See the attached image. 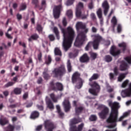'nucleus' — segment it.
<instances>
[{
    "mask_svg": "<svg viewBox=\"0 0 131 131\" xmlns=\"http://www.w3.org/2000/svg\"><path fill=\"white\" fill-rule=\"evenodd\" d=\"M51 63H52V57L51 56L49 55L48 57V60L45 61V64H47V65H50Z\"/></svg>",
    "mask_w": 131,
    "mask_h": 131,
    "instance_id": "09e8293b",
    "label": "nucleus"
},
{
    "mask_svg": "<svg viewBox=\"0 0 131 131\" xmlns=\"http://www.w3.org/2000/svg\"><path fill=\"white\" fill-rule=\"evenodd\" d=\"M78 55V53L77 52H76L75 53L71 52L69 54L70 58H76V57H77Z\"/></svg>",
    "mask_w": 131,
    "mask_h": 131,
    "instance_id": "a18cd8bd",
    "label": "nucleus"
},
{
    "mask_svg": "<svg viewBox=\"0 0 131 131\" xmlns=\"http://www.w3.org/2000/svg\"><path fill=\"white\" fill-rule=\"evenodd\" d=\"M13 92L15 95H21V93H22V89L19 88H15Z\"/></svg>",
    "mask_w": 131,
    "mask_h": 131,
    "instance_id": "72a5a7b5",
    "label": "nucleus"
},
{
    "mask_svg": "<svg viewBox=\"0 0 131 131\" xmlns=\"http://www.w3.org/2000/svg\"><path fill=\"white\" fill-rule=\"evenodd\" d=\"M32 15L34 17L31 19V21L32 24H35V18H34V17H35V14H34V12H32Z\"/></svg>",
    "mask_w": 131,
    "mask_h": 131,
    "instance_id": "6e6d98bb",
    "label": "nucleus"
},
{
    "mask_svg": "<svg viewBox=\"0 0 131 131\" xmlns=\"http://www.w3.org/2000/svg\"><path fill=\"white\" fill-rule=\"evenodd\" d=\"M39 37V36H38V35H37V34H34L28 38V41H32V39L33 40H37V39H38Z\"/></svg>",
    "mask_w": 131,
    "mask_h": 131,
    "instance_id": "cd10ccee",
    "label": "nucleus"
},
{
    "mask_svg": "<svg viewBox=\"0 0 131 131\" xmlns=\"http://www.w3.org/2000/svg\"><path fill=\"white\" fill-rule=\"evenodd\" d=\"M55 85L56 86V92H57V91L62 92V91L64 90V88L63 87V84L60 82H56L55 83Z\"/></svg>",
    "mask_w": 131,
    "mask_h": 131,
    "instance_id": "393cba45",
    "label": "nucleus"
},
{
    "mask_svg": "<svg viewBox=\"0 0 131 131\" xmlns=\"http://www.w3.org/2000/svg\"><path fill=\"white\" fill-rule=\"evenodd\" d=\"M92 37L93 38V41H90L88 43L86 47H85V51H89L90 49L92 48L93 45V49L94 50H98L101 41L103 40V37L99 34H96L92 35Z\"/></svg>",
    "mask_w": 131,
    "mask_h": 131,
    "instance_id": "20e7f679",
    "label": "nucleus"
},
{
    "mask_svg": "<svg viewBox=\"0 0 131 131\" xmlns=\"http://www.w3.org/2000/svg\"><path fill=\"white\" fill-rule=\"evenodd\" d=\"M124 59L128 64H131V56L125 57Z\"/></svg>",
    "mask_w": 131,
    "mask_h": 131,
    "instance_id": "4d7b16f0",
    "label": "nucleus"
},
{
    "mask_svg": "<svg viewBox=\"0 0 131 131\" xmlns=\"http://www.w3.org/2000/svg\"><path fill=\"white\" fill-rule=\"evenodd\" d=\"M26 8H27L26 4H22L20 6L19 10L20 11H24V10H26Z\"/></svg>",
    "mask_w": 131,
    "mask_h": 131,
    "instance_id": "5fc2aeb1",
    "label": "nucleus"
},
{
    "mask_svg": "<svg viewBox=\"0 0 131 131\" xmlns=\"http://www.w3.org/2000/svg\"><path fill=\"white\" fill-rule=\"evenodd\" d=\"M59 116L60 118H63V116H64V113L62 112V111H60L58 112Z\"/></svg>",
    "mask_w": 131,
    "mask_h": 131,
    "instance_id": "0e129e2a",
    "label": "nucleus"
},
{
    "mask_svg": "<svg viewBox=\"0 0 131 131\" xmlns=\"http://www.w3.org/2000/svg\"><path fill=\"white\" fill-rule=\"evenodd\" d=\"M116 49V47L115 46H113L111 48L110 54L112 56H113V57H116V56H118L121 53L120 50H117Z\"/></svg>",
    "mask_w": 131,
    "mask_h": 131,
    "instance_id": "2eb2a0df",
    "label": "nucleus"
},
{
    "mask_svg": "<svg viewBox=\"0 0 131 131\" xmlns=\"http://www.w3.org/2000/svg\"><path fill=\"white\" fill-rule=\"evenodd\" d=\"M74 3V0H68L66 3L67 6H71Z\"/></svg>",
    "mask_w": 131,
    "mask_h": 131,
    "instance_id": "864d4df0",
    "label": "nucleus"
},
{
    "mask_svg": "<svg viewBox=\"0 0 131 131\" xmlns=\"http://www.w3.org/2000/svg\"><path fill=\"white\" fill-rule=\"evenodd\" d=\"M15 130V125L9 124L7 127L6 131H14Z\"/></svg>",
    "mask_w": 131,
    "mask_h": 131,
    "instance_id": "f704fd0d",
    "label": "nucleus"
},
{
    "mask_svg": "<svg viewBox=\"0 0 131 131\" xmlns=\"http://www.w3.org/2000/svg\"><path fill=\"white\" fill-rule=\"evenodd\" d=\"M32 3L35 5V8H38L39 7V2L38 0H32Z\"/></svg>",
    "mask_w": 131,
    "mask_h": 131,
    "instance_id": "79ce46f5",
    "label": "nucleus"
},
{
    "mask_svg": "<svg viewBox=\"0 0 131 131\" xmlns=\"http://www.w3.org/2000/svg\"><path fill=\"white\" fill-rule=\"evenodd\" d=\"M114 73H110L109 74L110 79L111 80H115L116 79V78H115V76H117V75L119 74V70L118 69V68H117V67H115L114 68Z\"/></svg>",
    "mask_w": 131,
    "mask_h": 131,
    "instance_id": "ddd939ff",
    "label": "nucleus"
},
{
    "mask_svg": "<svg viewBox=\"0 0 131 131\" xmlns=\"http://www.w3.org/2000/svg\"><path fill=\"white\" fill-rule=\"evenodd\" d=\"M129 82V80L126 79L122 83L121 87L123 88H126Z\"/></svg>",
    "mask_w": 131,
    "mask_h": 131,
    "instance_id": "49530a36",
    "label": "nucleus"
},
{
    "mask_svg": "<svg viewBox=\"0 0 131 131\" xmlns=\"http://www.w3.org/2000/svg\"><path fill=\"white\" fill-rule=\"evenodd\" d=\"M46 104L47 105V107L49 108V109H50V110H54V109H55L54 103H53L51 99H49L46 101Z\"/></svg>",
    "mask_w": 131,
    "mask_h": 131,
    "instance_id": "4be33fe9",
    "label": "nucleus"
},
{
    "mask_svg": "<svg viewBox=\"0 0 131 131\" xmlns=\"http://www.w3.org/2000/svg\"><path fill=\"white\" fill-rule=\"evenodd\" d=\"M112 23H113V28H115V26L117 25V19L115 16H114L112 19Z\"/></svg>",
    "mask_w": 131,
    "mask_h": 131,
    "instance_id": "ea45409f",
    "label": "nucleus"
},
{
    "mask_svg": "<svg viewBox=\"0 0 131 131\" xmlns=\"http://www.w3.org/2000/svg\"><path fill=\"white\" fill-rule=\"evenodd\" d=\"M54 54L55 56H59V57H62V52L58 48H55L54 50Z\"/></svg>",
    "mask_w": 131,
    "mask_h": 131,
    "instance_id": "7c9ffc66",
    "label": "nucleus"
},
{
    "mask_svg": "<svg viewBox=\"0 0 131 131\" xmlns=\"http://www.w3.org/2000/svg\"><path fill=\"white\" fill-rule=\"evenodd\" d=\"M44 127L47 131H53L56 128L54 122L51 120H46L44 121Z\"/></svg>",
    "mask_w": 131,
    "mask_h": 131,
    "instance_id": "6e6552de",
    "label": "nucleus"
},
{
    "mask_svg": "<svg viewBox=\"0 0 131 131\" xmlns=\"http://www.w3.org/2000/svg\"><path fill=\"white\" fill-rule=\"evenodd\" d=\"M97 119V116L95 115H91L89 118V120H90V121H96Z\"/></svg>",
    "mask_w": 131,
    "mask_h": 131,
    "instance_id": "37998d69",
    "label": "nucleus"
},
{
    "mask_svg": "<svg viewBox=\"0 0 131 131\" xmlns=\"http://www.w3.org/2000/svg\"><path fill=\"white\" fill-rule=\"evenodd\" d=\"M97 14L99 19H101L102 18V9L99 8L97 11Z\"/></svg>",
    "mask_w": 131,
    "mask_h": 131,
    "instance_id": "de8ad7c7",
    "label": "nucleus"
},
{
    "mask_svg": "<svg viewBox=\"0 0 131 131\" xmlns=\"http://www.w3.org/2000/svg\"><path fill=\"white\" fill-rule=\"evenodd\" d=\"M47 7V1L46 0H42L41 2V8L40 10H42V9H46Z\"/></svg>",
    "mask_w": 131,
    "mask_h": 131,
    "instance_id": "58836bf2",
    "label": "nucleus"
},
{
    "mask_svg": "<svg viewBox=\"0 0 131 131\" xmlns=\"http://www.w3.org/2000/svg\"><path fill=\"white\" fill-rule=\"evenodd\" d=\"M58 26L63 34L62 48L65 52H67L72 47V42L75 37V31L71 27H68L67 29H65L61 25L58 24Z\"/></svg>",
    "mask_w": 131,
    "mask_h": 131,
    "instance_id": "f03ea898",
    "label": "nucleus"
},
{
    "mask_svg": "<svg viewBox=\"0 0 131 131\" xmlns=\"http://www.w3.org/2000/svg\"><path fill=\"white\" fill-rule=\"evenodd\" d=\"M76 16L77 18L81 16V10L76 9Z\"/></svg>",
    "mask_w": 131,
    "mask_h": 131,
    "instance_id": "3c124183",
    "label": "nucleus"
},
{
    "mask_svg": "<svg viewBox=\"0 0 131 131\" xmlns=\"http://www.w3.org/2000/svg\"><path fill=\"white\" fill-rule=\"evenodd\" d=\"M89 84L91 86V88H92V89H89V93H90V94H92V95H93V96H97L98 94L97 93V92L96 91H100V90L101 89L100 85H99V84L97 82H96V81H90Z\"/></svg>",
    "mask_w": 131,
    "mask_h": 131,
    "instance_id": "0eeeda50",
    "label": "nucleus"
},
{
    "mask_svg": "<svg viewBox=\"0 0 131 131\" xmlns=\"http://www.w3.org/2000/svg\"><path fill=\"white\" fill-rule=\"evenodd\" d=\"M15 84V82H8L7 84L5 85V88H9V86H12Z\"/></svg>",
    "mask_w": 131,
    "mask_h": 131,
    "instance_id": "603ef678",
    "label": "nucleus"
},
{
    "mask_svg": "<svg viewBox=\"0 0 131 131\" xmlns=\"http://www.w3.org/2000/svg\"><path fill=\"white\" fill-rule=\"evenodd\" d=\"M112 60V56H111V55H107L104 57V60L105 61V62H107V63L111 62Z\"/></svg>",
    "mask_w": 131,
    "mask_h": 131,
    "instance_id": "c9c22d12",
    "label": "nucleus"
},
{
    "mask_svg": "<svg viewBox=\"0 0 131 131\" xmlns=\"http://www.w3.org/2000/svg\"><path fill=\"white\" fill-rule=\"evenodd\" d=\"M62 24L63 26H67V21L66 20V17H64L62 20Z\"/></svg>",
    "mask_w": 131,
    "mask_h": 131,
    "instance_id": "338daca9",
    "label": "nucleus"
},
{
    "mask_svg": "<svg viewBox=\"0 0 131 131\" xmlns=\"http://www.w3.org/2000/svg\"><path fill=\"white\" fill-rule=\"evenodd\" d=\"M90 61V57L88 54L84 53L80 58V62L81 63H88Z\"/></svg>",
    "mask_w": 131,
    "mask_h": 131,
    "instance_id": "6ab92c4d",
    "label": "nucleus"
},
{
    "mask_svg": "<svg viewBox=\"0 0 131 131\" xmlns=\"http://www.w3.org/2000/svg\"><path fill=\"white\" fill-rule=\"evenodd\" d=\"M118 47H119V48H123L122 49V51L123 53H125V51H126V43L125 42H122L120 43L118 45Z\"/></svg>",
    "mask_w": 131,
    "mask_h": 131,
    "instance_id": "2f4dec72",
    "label": "nucleus"
},
{
    "mask_svg": "<svg viewBox=\"0 0 131 131\" xmlns=\"http://www.w3.org/2000/svg\"><path fill=\"white\" fill-rule=\"evenodd\" d=\"M67 15L68 18H69V19H72V17L73 16L72 10H68L67 12Z\"/></svg>",
    "mask_w": 131,
    "mask_h": 131,
    "instance_id": "a19ab883",
    "label": "nucleus"
},
{
    "mask_svg": "<svg viewBox=\"0 0 131 131\" xmlns=\"http://www.w3.org/2000/svg\"><path fill=\"white\" fill-rule=\"evenodd\" d=\"M83 110V107L82 106L77 107L75 108L76 115H79L80 113H81Z\"/></svg>",
    "mask_w": 131,
    "mask_h": 131,
    "instance_id": "473e14b6",
    "label": "nucleus"
},
{
    "mask_svg": "<svg viewBox=\"0 0 131 131\" xmlns=\"http://www.w3.org/2000/svg\"><path fill=\"white\" fill-rule=\"evenodd\" d=\"M121 30H122L121 25H118L117 31H118V33H120V32H121Z\"/></svg>",
    "mask_w": 131,
    "mask_h": 131,
    "instance_id": "69168bd1",
    "label": "nucleus"
},
{
    "mask_svg": "<svg viewBox=\"0 0 131 131\" xmlns=\"http://www.w3.org/2000/svg\"><path fill=\"white\" fill-rule=\"evenodd\" d=\"M83 127H84V123H81L78 125V127L76 126H71L70 129L71 131H82Z\"/></svg>",
    "mask_w": 131,
    "mask_h": 131,
    "instance_id": "f3484780",
    "label": "nucleus"
},
{
    "mask_svg": "<svg viewBox=\"0 0 131 131\" xmlns=\"http://www.w3.org/2000/svg\"><path fill=\"white\" fill-rule=\"evenodd\" d=\"M108 105L111 108V112L109 117L106 119V122L107 123H110V125L106 126V127H107V128H114V127H116L117 125V122L122 121L125 117H127V116L130 114V112H125L118 119V108H120L119 103L110 101L108 102Z\"/></svg>",
    "mask_w": 131,
    "mask_h": 131,
    "instance_id": "f257e3e1",
    "label": "nucleus"
},
{
    "mask_svg": "<svg viewBox=\"0 0 131 131\" xmlns=\"http://www.w3.org/2000/svg\"><path fill=\"white\" fill-rule=\"evenodd\" d=\"M102 7L103 9L104 16H107V14H108V12H109V9H110V6H109L108 1H104L102 4Z\"/></svg>",
    "mask_w": 131,
    "mask_h": 131,
    "instance_id": "f8f14e48",
    "label": "nucleus"
},
{
    "mask_svg": "<svg viewBox=\"0 0 131 131\" xmlns=\"http://www.w3.org/2000/svg\"><path fill=\"white\" fill-rule=\"evenodd\" d=\"M36 107L37 109H38L40 111H43V109H44L43 105H39L37 104L36 105Z\"/></svg>",
    "mask_w": 131,
    "mask_h": 131,
    "instance_id": "bf43d9fd",
    "label": "nucleus"
},
{
    "mask_svg": "<svg viewBox=\"0 0 131 131\" xmlns=\"http://www.w3.org/2000/svg\"><path fill=\"white\" fill-rule=\"evenodd\" d=\"M43 77L45 80H49L51 78V76L48 73V69H45L43 72Z\"/></svg>",
    "mask_w": 131,
    "mask_h": 131,
    "instance_id": "5701e85b",
    "label": "nucleus"
},
{
    "mask_svg": "<svg viewBox=\"0 0 131 131\" xmlns=\"http://www.w3.org/2000/svg\"><path fill=\"white\" fill-rule=\"evenodd\" d=\"M120 63L121 64L119 67L120 71H125V70H127L129 68L128 64L124 61V60L121 61Z\"/></svg>",
    "mask_w": 131,
    "mask_h": 131,
    "instance_id": "a211bd4d",
    "label": "nucleus"
},
{
    "mask_svg": "<svg viewBox=\"0 0 131 131\" xmlns=\"http://www.w3.org/2000/svg\"><path fill=\"white\" fill-rule=\"evenodd\" d=\"M122 98H126V97L131 96V82L128 84L127 89L122 90L121 93Z\"/></svg>",
    "mask_w": 131,
    "mask_h": 131,
    "instance_id": "9d476101",
    "label": "nucleus"
},
{
    "mask_svg": "<svg viewBox=\"0 0 131 131\" xmlns=\"http://www.w3.org/2000/svg\"><path fill=\"white\" fill-rule=\"evenodd\" d=\"M127 74V73H121L118 77V81L121 82L125 78Z\"/></svg>",
    "mask_w": 131,
    "mask_h": 131,
    "instance_id": "c85d7f7f",
    "label": "nucleus"
},
{
    "mask_svg": "<svg viewBox=\"0 0 131 131\" xmlns=\"http://www.w3.org/2000/svg\"><path fill=\"white\" fill-rule=\"evenodd\" d=\"M49 38L50 40V41H54L55 40V36L53 34H51L49 35Z\"/></svg>",
    "mask_w": 131,
    "mask_h": 131,
    "instance_id": "13d9d810",
    "label": "nucleus"
},
{
    "mask_svg": "<svg viewBox=\"0 0 131 131\" xmlns=\"http://www.w3.org/2000/svg\"><path fill=\"white\" fill-rule=\"evenodd\" d=\"M42 57V54H41V52H40L38 55H37V58H38V61H39L40 62V61H41L42 59H41Z\"/></svg>",
    "mask_w": 131,
    "mask_h": 131,
    "instance_id": "680f3d73",
    "label": "nucleus"
},
{
    "mask_svg": "<svg viewBox=\"0 0 131 131\" xmlns=\"http://www.w3.org/2000/svg\"><path fill=\"white\" fill-rule=\"evenodd\" d=\"M36 29L37 31H41L42 30V29L41 28V25H37Z\"/></svg>",
    "mask_w": 131,
    "mask_h": 131,
    "instance_id": "774afa93",
    "label": "nucleus"
},
{
    "mask_svg": "<svg viewBox=\"0 0 131 131\" xmlns=\"http://www.w3.org/2000/svg\"><path fill=\"white\" fill-rule=\"evenodd\" d=\"M49 88L52 91H55V92H57V88H56V84H55V82L54 80L51 81L49 83Z\"/></svg>",
    "mask_w": 131,
    "mask_h": 131,
    "instance_id": "a878e982",
    "label": "nucleus"
},
{
    "mask_svg": "<svg viewBox=\"0 0 131 131\" xmlns=\"http://www.w3.org/2000/svg\"><path fill=\"white\" fill-rule=\"evenodd\" d=\"M16 18L18 21H20V20H22V15L20 14L19 13H17L16 14Z\"/></svg>",
    "mask_w": 131,
    "mask_h": 131,
    "instance_id": "052dcab7",
    "label": "nucleus"
},
{
    "mask_svg": "<svg viewBox=\"0 0 131 131\" xmlns=\"http://www.w3.org/2000/svg\"><path fill=\"white\" fill-rule=\"evenodd\" d=\"M80 122H82V119L79 117L71 119L70 121L71 127L75 126L76 124H78V123H80Z\"/></svg>",
    "mask_w": 131,
    "mask_h": 131,
    "instance_id": "4468645a",
    "label": "nucleus"
},
{
    "mask_svg": "<svg viewBox=\"0 0 131 131\" xmlns=\"http://www.w3.org/2000/svg\"><path fill=\"white\" fill-rule=\"evenodd\" d=\"M67 68L68 70V72L70 73L72 71V66L71 65V62L70 61V59L68 60L67 63Z\"/></svg>",
    "mask_w": 131,
    "mask_h": 131,
    "instance_id": "bb28decb",
    "label": "nucleus"
},
{
    "mask_svg": "<svg viewBox=\"0 0 131 131\" xmlns=\"http://www.w3.org/2000/svg\"><path fill=\"white\" fill-rule=\"evenodd\" d=\"M61 10H62V4L56 6L53 9V15L55 19H58L61 14Z\"/></svg>",
    "mask_w": 131,
    "mask_h": 131,
    "instance_id": "1a4fd4ad",
    "label": "nucleus"
},
{
    "mask_svg": "<svg viewBox=\"0 0 131 131\" xmlns=\"http://www.w3.org/2000/svg\"><path fill=\"white\" fill-rule=\"evenodd\" d=\"M76 28L78 34L74 42V46L77 48H80L84 43V41L88 39L86 33L89 32V29L86 28V26L81 22H78L76 24Z\"/></svg>",
    "mask_w": 131,
    "mask_h": 131,
    "instance_id": "7ed1b4c3",
    "label": "nucleus"
},
{
    "mask_svg": "<svg viewBox=\"0 0 131 131\" xmlns=\"http://www.w3.org/2000/svg\"><path fill=\"white\" fill-rule=\"evenodd\" d=\"M66 68L65 66L61 65L58 68H55L52 71L54 77H62L66 74Z\"/></svg>",
    "mask_w": 131,
    "mask_h": 131,
    "instance_id": "423d86ee",
    "label": "nucleus"
},
{
    "mask_svg": "<svg viewBox=\"0 0 131 131\" xmlns=\"http://www.w3.org/2000/svg\"><path fill=\"white\" fill-rule=\"evenodd\" d=\"M50 98L54 103H57L58 102V98L56 97L54 93L50 94Z\"/></svg>",
    "mask_w": 131,
    "mask_h": 131,
    "instance_id": "4c0bfd02",
    "label": "nucleus"
},
{
    "mask_svg": "<svg viewBox=\"0 0 131 131\" xmlns=\"http://www.w3.org/2000/svg\"><path fill=\"white\" fill-rule=\"evenodd\" d=\"M82 9H83V3L81 2H79L76 7V9L81 10Z\"/></svg>",
    "mask_w": 131,
    "mask_h": 131,
    "instance_id": "c03bdc74",
    "label": "nucleus"
},
{
    "mask_svg": "<svg viewBox=\"0 0 131 131\" xmlns=\"http://www.w3.org/2000/svg\"><path fill=\"white\" fill-rule=\"evenodd\" d=\"M53 32L55 34V36L57 38V39L59 40L60 39V32L57 27H54L53 29Z\"/></svg>",
    "mask_w": 131,
    "mask_h": 131,
    "instance_id": "b1692460",
    "label": "nucleus"
},
{
    "mask_svg": "<svg viewBox=\"0 0 131 131\" xmlns=\"http://www.w3.org/2000/svg\"><path fill=\"white\" fill-rule=\"evenodd\" d=\"M62 105L64 107L65 112L67 113L70 111V109H71V104H70V102H69V99H64L62 102Z\"/></svg>",
    "mask_w": 131,
    "mask_h": 131,
    "instance_id": "9b49d317",
    "label": "nucleus"
},
{
    "mask_svg": "<svg viewBox=\"0 0 131 131\" xmlns=\"http://www.w3.org/2000/svg\"><path fill=\"white\" fill-rule=\"evenodd\" d=\"M9 123V120L8 118L3 115H1L0 117V124L1 125H6Z\"/></svg>",
    "mask_w": 131,
    "mask_h": 131,
    "instance_id": "aec40b11",
    "label": "nucleus"
},
{
    "mask_svg": "<svg viewBox=\"0 0 131 131\" xmlns=\"http://www.w3.org/2000/svg\"><path fill=\"white\" fill-rule=\"evenodd\" d=\"M90 17L92 20H93V21H94V22H96L97 21V17L96 16V14H95V13H92L90 15Z\"/></svg>",
    "mask_w": 131,
    "mask_h": 131,
    "instance_id": "8fccbe9b",
    "label": "nucleus"
},
{
    "mask_svg": "<svg viewBox=\"0 0 131 131\" xmlns=\"http://www.w3.org/2000/svg\"><path fill=\"white\" fill-rule=\"evenodd\" d=\"M78 81V84L76 85V88L78 90H80L83 85L84 81L80 78V74L78 72H75L72 76V82L73 83H76Z\"/></svg>",
    "mask_w": 131,
    "mask_h": 131,
    "instance_id": "39448f33",
    "label": "nucleus"
},
{
    "mask_svg": "<svg viewBox=\"0 0 131 131\" xmlns=\"http://www.w3.org/2000/svg\"><path fill=\"white\" fill-rule=\"evenodd\" d=\"M109 113V108L107 107H105L101 111L100 113H98V115L102 119H105L108 114Z\"/></svg>",
    "mask_w": 131,
    "mask_h": 131,
    "instance_id": "dca6fc26",
    "label": "nucleus"
},
{
    "mask_svg": "<svg viewBox=\"0 0 131 131\" xmlns=\"http://www.w3.org/2000/svg\"><path fill=\"white\" fill-rule=\"evenodd\" d=\"M100 77L99 74L95 73L89 79V81H93V80H97L98 78Z\"/></svg>",
    "mask_w": 131,
    "mask_h": 131,
    "instance_id": "c756f323",
    "label": "nucleus"
},
{
    "mask_svg": "<svg viewBox=\"0 0 131 131\" xmlns=\"http://www.w3.org/2000/svg\"><path fill=\"white\" fill-rule=\"evenodd\" d=\"M42 78H41V77H39L37 81V82L38 84H41V83H42Z\"/></svg>",
    "mask_w": 131,
    "mask_h": 131,
    "instance_id": "e2e57ef3",
    "label": "nucleus"
},
{
    "mask_svg": "<svg viewBox=\"0 0 131 131\" xmlns=\"http://www.w3.org/2000/svg\"><path fill=\"white\" fill-rule=\"evenodd\" d=\"M89 54L91 58H92L93 60H96V59H97V57L98 56V54L97 53L90 52H89Z\"/></svg>",
    "mask_w": 131,
    "mask_h": 131,
    "instance_id": "e433bc0d",
    "label": "nucleus"
},
{
    "mask_svg": "<svg viewBox=\"0 0 131 131\" xmlns=\"http://www.w3.org/2000/svg\"><path fill=\"white\" fill-rule=\"evenodd\" d=\"M39 117V112L37 111H34L31 113L30 118L34 120Z\"/></svg>",
    "mask_w": 131,
    "mask_h": 131,
    "instance_id": "412c9836",
    "label": "nucleus"
}]
</instances>
